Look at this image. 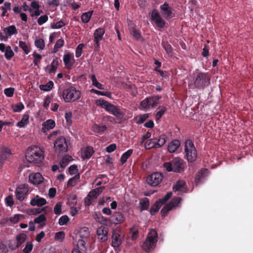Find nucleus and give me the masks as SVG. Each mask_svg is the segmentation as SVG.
Wrapping results in <instances>:
<instances>
[{"label":"nucleus","mask_w":253,"mask_h":253,"mask_svg":"<svg viewBox=\"0 0 253 253\" xmlns=\"http://www.w3.org/2000/svg\"><path fill=\"white\" fill-rule=\"evenodd\" d=\"M211 82V77L208 73L200 72L195 74L193 78V85L197 89H204L208 86Z\"/></svg>","instance_id":"nucleus-1"},{"label":"nucleus","mask_w":253,"mask_h":253,"mask_svg":"<svg viewBox=\"0 0 253 253\" xmlns=\"http://www.w3.org/2000/svg\"><path fill=\"white\" fill-rule=\"evenodd\" d=\"M158 241V233L156 230L151 229L143 243L142 248L146 252H149L154 250Z\"/></svg>","instance_id":"nucleus-2"},{"label":"nucleus","mask_w":253,"mask_h":253,"mask_svg":"<svg viewBox=\"0 0 253 253\" xmlns=\"http://www.w3.org/2000/svg\"><path fill=\"white\" fill-rule=\"evenodd\" d=\"M81 91L74 86H70L64 89L62 96L65 102H73L79 100L81 97Z\"/></svg>","instance_id":"nucleus-3"},{"label":"nucleus","mask_w":253,"mask_h":253,"mask_svg":"<svg viewBox=\"0 0 253 253\" xmlns=\"http://www.w3.org/2000/svg\"><path fill=\"white\" fill-rule=\"evenodd\" d=\"M163 167L169 172L179 173L184 170V161L180 158L176 157L169 162L164 163Z\"/></svg>","instance_id":"nucleus-4"},{"label":"nucleus","mask_w":253,"mask_h":253,"mask_svg":"<svg viewBox=\"0 0 253 253\" xmlns=\"http://www.w3.org/2000/svg\"><path fill=\"white\" fill-rule=\"evenodd\" d=\"M184 152L189 162H193L195 161L197 156V152L193 142L191 139H187L185 141Z\"/></svg>","instance_id":"nucleus-5"},{"label":"nucleus","mask_w":253,"mask_h":253,"mask_svg":"<svg viewBox=\"0 0 253 253\" xmlns=\"http://www.w3.org/2000/svg\"><path fill=\"white\" fill-rule=\"evenodd\" d=\"M161 95H155L146 98L140 103L139 108L141 109L148 110L151 108L156 107L159 104V101L161 99Z\"/></svg>","instance_id":"nucleus-6"},{"label":"nucleus","mask_w":253,"mask_h":253,"mask_svg":"<svg viewBox=\"0 0 253 253\" xmlns=\"http://www.w3.org/2000/svg\"><path fill=\"white\" fill-rule=\"evenodd\" d=\"M26 158L27 161L31 163L39 164L41 163L44 159L43 152L40 148H39L27 153Z\"/></svg>","instance_id":"nucleus-7"},{"label":"nucleus","mask_w":253,"mask_h":253,"mask_svg":"<svg viewBox=\"0 0 253 253\" xmlns=\"http://www.w3.org/2000/svg\"><path fill=\"white\" fill-rule=\"evenodd\" d=\"M29 188L27 184H20L17 187L15 190V196L17 200L22 201L27 195Z\"/></svg>","instance_id":"nucleus-8"},{"label":"nucleus","mask_w":253,"mask_h":253,"mask_svg":"<svg viewBox=\"0 0 253 253\" xmlns=\"http://www.w3.org/2000/svg\"><path fill=\"white\" fill-rule=\"evenodd\" d=\"M163 178V175L159 172H156L149 175L147 177L146 180L149 185L152 186H156L161 183Z\"/></svg>","instance_id":"nucleus-9"},{"label":"nucleus","mask_w":253,"mask_h":253,"mask_svg":"<svg viewBox=\"0 0 253 253\" xmlns=\"http://www.w3.org/2000/svg\"><path fill=\"white\" fill-rule=\"evenodd\" d=\"M105 33V30L103 28H98L94 31L93 41L94 42V48L95 50H98L100 48L99 42L102 40Z\"/></svg>","instance_id":"nucleus-10"},{"label":"nucleus","mask_w":253,"mask_h":253,"mask_svg":"<svg viewBox=\"0 0 253 253\" xmlns=\"http://www.w3.org/2000/svg\"><path fill=\"white\" fill-rule=\"evenodd\" d=\"M180 201L181 199L179 197L173 198L169 204H166L161 210V213L162 216L163 217L166 216L169 211L179 204Z\"/></svg>","instance_id":"nucleus-11"},{"label":"nucleus","mask_w":253,"mask_h":253,"mask_svg":"<svg viewBox=\"0 0 253 253\" xmlns=\"http://www.w3.org/2000/svg\"><path fill=\"white\" fill-rule=\"evenodd\" d=\"M54 145L56 152L59 153L66 151L68 148L66 139L63 136L58 137Z\"/></svg>","instance_id":"nucleus-12"},{"label":"nucleus","mask_w":253,"mask_h":253,"mask_svg":"<svg viewBox=\"0 0 253 253\" xmlns=\"http://www.w3.org/2000/svg\"><path fill=\"white\" fill-rule=\"evenodd\" d=\"M151 19L155 23L156 26L159 28H163L165 25V21L161 17L157 10L154 9L151 14Z\"/></svg>","instance_id":"nucleus-13"},{"label":"nucleus","mask_w":253,"mask_h":253,"mask_svg":"<svg viewBox=\"0 0 253 253\" xmlns=\"http://www.w3.org/2000/svg\"><path fill=\"white\" fill-rule=\"evenodd\" d=\"M96 105L104 108L107 112L112 114L116 109L117 106H115L104 99H98L95 102Z\"/></svg>","instance_id":"nucleus-14"},{"label":"nucleus","mask_w":253,"mask_h":253,"mask_svg":"<svg viewBox=\"0 0 253 253\" xmlns=\"http://www.w3.org/2000/svg\"><path fill=\"white\" fill-rule=\"evenodd\" d=\"M160 9L162 14L166 19H171L174 17V14L172 12V8L169 6L167 2H165L161 5L160 6Z\"/></svg>","instance_id":"nucleus-15"},{"label":"nucleus","mask_w":253,"mask_h":253,"mask_svg":"<svg viewBox=\"0 0 253 253\" xmlns=\"http://www.w3.org/2000/svg\"><path fill=\"white\" fill-rule=\"evenodd\" d=\"M125 219L124 214L120 211H115L109 219L112 223L119 224L123 223Z\"/></svg>","instance_id":"nucleus-16"},{"label":"nucleus","mask_w":253,"mask_h":253,"mask_svg":"<svg viewBox=\"0 0 253 253\" xmlns=\"http://www.w3.org/2000/svg\"><path fill=\"white\" fill-rule=\"evenodd\" d=\"M208 172L209 170L207 169H202L200 171H199L195 176L194 180L195 183L196 185L201 183L205 180Z\"/></svg>","instance_id":"nucleus-17"},{"label":"nucleus","mask_w":253,"mask_h":253,"mask_svg":"<svg viewBox=\"0 0 253 253\" xmlns=\"http://www.w3.org/2000/svg\"><path fill=\"white\" fill-rule=\"evenodd\" d=\"M12 155L10 148L2 147L0 152V166L3 165L4 161Z\"/></svg>","instance_id":"nucleus-18"},{"label":"nucleus","mask_w":253,"mask_h":253,"mask_svg":"<svg viewBox=\"0 0 253 253\" xmlns=\"http://www.w3.org/2000/svg\"><path fill=\"white\" fill-rule=\"evenodd\" d=\"M98 239L102 242H105L108 239V230L107 228L103 226L98 228L97 230Z\"/></svg>","instance_id":"nucleus-19"},{"label":"nucleus","mask_w":253,"mask_h":253,"mask_svg":"<svg viewBox=\"0 0 253 253\" xmlns=\"http://www.w3.org/2000/svg\"><path fill=\"white\" fill-rule=\"evenodd\" d=\"M29 179L31 183L36 185L42 183L43 180V177L40 173L37 172L30 174Z\"/></svg>","instance_id":"nucleus-20"},{"label":"nucleus","mask_w":253,"mask_h":253,"mask_svg":"<svg viewBox=\"0 0 253 253\" xmlns=\"http://www.w3.org/2000/svg\"><path fill=\"white\" fill-rule=\"evenodd\" d=\"M124 236L117 232H113L112 236V246L114 248L119 247L122 243Z\"/></svg>","instance_id":"nucleus-21"},{"label":"nucleus","mask_w":253,"mask_h":253,"mask_svg":"<svg viewBox=\"0 0 253 253\" xmlns=\"http://www.w3.org/2000/svg\"><path fill=\"white\" fill-rule=\"evenodd\" d=\"M46 203V200L44 198H41L38 195L32 198L30 201V204L32 206L42 207Z\"/></svg>","instance_id":"nucleus-22"},{"label":"nucleus","mask_w":253,"mask_h":253,"mask_svg":"<svg viewBox=\"0 0 253 253\" xmlns=\"http://www.w3.org/2000/svg\"><path fill=\"white\" fill-rule=\"evenodd\" d=\"M59 65V61L58 58L56 57L55 59L53 60L51 63L50 65H47L45 68V70L46 72H48L49 74H51L53 73H55L56 69H57Z\"/></svg>","instance_id":"nucleus-23"},{"label":"nucleus","mask_w":253,"mask_h":253,"mask_svg":"<svg viewBox=\"0 0 253 253\" xmlns=\"http://www.w3.org/2000/svg\"><path fill=\"white\" fill-rule=\"evenodd\" d=\"M55 126V122L52 120L49 119L42 124V132L45 133L46 131L54 128Z\"/></svg>","instance_id":"nucleus-24"},{"label":"nucleus","mask_w":253,"mask_h":253,"mask_svg":"<svg viewBox=\"0 0 253 253\" xmlns=\"http://www.w3.org/2000/svg\"><path fill=\"white\" fill-rule=\"evenodd\" d=\"M173 190L174 191H181L182 192H186V183L183 180H178L176 184L173 185Z\"/></svg>","instance_id":"nucleus-25"},{"label":"nucleus","mask_w":253,"mask_h":253,"mask_svg":"<svg viewBox=\"0 0 253 253\" xmlns=\"http://www.w3.org/2000/svg\"><path fill=\"white\" fill-rule=\"evenodd\" d=\"M180 145V142L178 140L174 139L170 142L168 146V150L170 153H174Z\"/></svg>","instance_id":"nucleus-26"},{"label":"nucleus","mask_w":253,"mask_h":253,"mask_svg":"<svg viewBox=\"0 0 253 253\" xmlns=\"http://www.w3.org/2000/svg\"><path fill=\"white\" fill-rule=\"evenodd\" d=\"M72 56L70 53H67L65 54L63 58V60L65 67L68 69H71L72 68L74 62H72L71 60Z\"/></svg>","instance_id":"nucleus-27"},{"label":"nucleus","mask_w":253,"mask_h":253,"mask_svg":"<svg viewBox=\"0 0 253 253\" xmlns=\"http://www.w3.org/2000/svg\"><path fill=\"white\" fill-rule=\"evenodd\" d=\"M3 32L9 37L17 34V30L14 25L9 26L4 28Z\"/></svg>","instance_id":"nucleus-28"},{"label":"nucleus","mask_w":253,"mask_h":253,"mask_svg":"<svg viewBox=\"0 0 253 253\" xmlns=\"http://www.w3.org/2000/svg\"><path fill=\"white\" fill-rule=\"evenodd\" d=\"M107 129V127L106 126H100L96 124H94L91 127V129L93 132L99 133H103Z\"/></svg>","instance_id":"nucleus-29"},{"label":"nucleus","mask_w":253,"mask_h":253,"mask_svg":"<svg viewBox=\"0 0 253 253\" xmlns=\"http://www.w3.org/2000/svg\"><path fill=\"white\" fill-rule=\"evenodd\" d=\"M133 153L132 149H129L126 152L123 154L121 158H120V162L121 165H123L127 161V160L130 157Z\"/></svg>","instance_id":"nucleus-30"},{"label":"nucleus","mask_w":253,"mask_h":253,"mask_svg":"<svg viewBox=\"0 0 253 253\" xmlns=\"http://www.w3.org/2000/svg\"><path fill=\"white\" fill-rule=\"evenodd\" d=\"M93 11H89L82 14L81 16V20L84 23H88L92 15Z\"/></svg>","instance_id":"nucleus-31"},{"label":"nucleus","mask_w":253,"mask_h":253,"mask_svg":"<svg viewBox=\"0 0 253 253\" xmlns=\"http://www.w3.org/2000/svg\"><path fill=\"white\" fill-rule=\"evenodd\" d=\"M168 137L166 134L161 135L159 138H157V147L161 148L166 142Z\"/></svg>","instance_id":"nucleus-32"},{"label":"nucleus","mask_w":253,"mask_h":253,"mask_svg":"<svg viewBox=\"0 0 253 253\" xmlns=\"http://www.w3.org/2000/svg\"><path fill=\"white\" fill-rule=\"evenodd\" d=\"M94 218L98 222L102 224H104L107 221H109V218L103 216L100 213L98 214L95 213L94 215Z\"/></svg>","instance_id":"nucleus-33"},{"label":"nucleus","mask_w":253,"mask_h":253,"mask_svg":"<svg viewBox=\"0 0 253 253\" xmlns=\"http://www.w3.org/2000/svg\"><path fill=\"white\" fill-rule=\"evenodd\" d=\"M29 116L28 114H24L21 120L19 121L17 124V126L20 127H24L26 125L28 124L29 123Z\"/></svg>","instance_id":"nucleus-34"},{"label":"nucleus","mask_w":253,"mask_h":253,"mask_svg":"<svg viewBox=\"0 0 253 253\" xmlns=\"http://www.w3.org/2000/svg\"><path fill=\"white\" fill-rule=\"evenodd\" d=\"M72 160L71 156L69 155L64 156L60 162V167L62 168H65Z\"/></svg>","instance_id":"nucleus-35"},{"label":"nucleus","mask_w":253,"mask_h":253,"mask_svg":"<svg viewBox=\"0 0 253 253\" xmlns=\"http://www.w3.org/2000/svg\"><path fill=\"white\" fill-rule=\"evenodd\" d=\"M130 33L137 41L142 40L143 38L141 36V33L139 30L136 29L134 28H132L130 30Z\"/></svg>","instance_id":"nucleus-36"},{"label":"nucleus","mask_w":253,"mask_h":253,"mask_svg":"<svg viewBox=\"0 0 253 253\" xmlns=\"http://www.w3.org/2000/svg\"><path fill=\"white\" fill-rule=\"evenodd\" d=\"M162 46L166 52L170 56H172L173 52L171 45L168 42H163Z\"/></svg>","instance_id":"nucleus-37"},{"label":"nucleus","mask_w":253,"mask_h":253,"mask_svg":"<svg viewBox=\"0 0 253 253\" xmlns=\"http://www.w3.org/2000/svg\"><path fill=\"white\" fill-rule=\"evenodd\" d=\"M146 147H147V149H148L153 148H157V138L149 139L146 142Z\"/></svg>","instance_id":"nucleus-38"},{"label":"nucleus","mask_w":253,"mask_h":253,"mask_svg":"<svg viewBox=\"0 0 253 253\" xmlns=\"http://www.w3.org/2000/svg\"><path fill=\"white\" fill-rule=\"evenodd\" d=\"M93 153L94 151L93 148L90 146H88L85 148L83 157L84 159H88L92 156Z\"/></svg>","instance_id":"nucleus-39"},{"label":"nucleus","mask_w":253,"mask_h":253,"mask_svg":"<svg viewBox=\"0 0 253 253\" xmlns=\"http://www.w3.org/2000/svg\"><path fill=\"white\" fill-rule=\"evenodd\" d=\"M113 115L116 117L118 119H122L124 115H125V112L120 109V107L119 106H117L112 114Z\"/></svg>","instance_id":"nucleus-40"},{"label":"nucleus","mask_w":253,"mask_h":253,"mask_svg":"<svg viewBox=\"0 0 253 253\" xmlns=\"http://www.w3.org/2000/svg\"><path fill=\"white\" fill-rule=\"evenodd\" d=\"M162 207V205L161 204H159L157 201H156L151 207L150 209V213L152 215H153L155 214L156 212H157L161 207Z\"/></svg>","instance_id":"nucleus-41"},{"label":"nucleus","mask_w":253,"mask_h":253,"mask_svg":"<svg viewBox=\"0 0 253 253\" xmlns=\"http://www.w3.org/2000/svg\"><path fill=\"white\" fill-rule=\"evenodd\" d=\"M139 204L141 206V211L148 210L149 206V200L147 198L141 200Z\"/></svg>","instance_id":"nucleus-42"},{"label":"nucleus","mask_w":253,"mask_h":253,"mask_svg":"<svg viewBox=\"0 0 253 253\" xmlns=\"http://www.w3.org/2000/svg\"><path fill=\"white\" fill-rule=\"evenodd\" d=\"M90 79L92 82V84L93 86H95L96 88L99 89H104L103 84L97 81L94 75H92L91 76Z\"/></svg>","instance_id":"nucleus-43"},{"label":"nucleus","mask_w":253,"mask_h":253,"mask_svg":"<svg viewBox=\"0 0 253 253\" xmlns=\"http://www.w3.org/2000/svg\"><path fill=\"white\" fill-rule=\"evenodd\" d=\"M54 84L52 81H49L45 84H42L40 85L41 90L47 91L50 90L53 87Z\"/></svg>","instance_id":"nucleus-44"},{"label":"nucleus","mask_w":253,"mask_h":253,"mask_svg":"<svg viewBox=\"0 0 253 253\" xmlns=\"http://www.w3.org/2000/svg\"><path fill=\"white\" fill-rule=\"evenodd\" d=\"M80 174L79 173H78L77 174H76L74 177L69 179L67 182V187L75 186L77 184V181L80 179Z\"/></svg>","instance_id":"nucleus-45"},{"label":"nucleus","mask_w":253,"mask_h":253,"mask_svg":"<svg viewBox=\"0 0 253 253\" xmlns=\"http://www.w3.org/2000/svg\"><path fill=\"white\" fill-rule=\"evenodd\" d=\"M130 231L131 235V238L132 239H136L138 237L139 231L138 226L136 225H133L130 229Z\"/></svg>","instance_id":"nucleus-46"},{"label":"nucleus","mask_w":253,"mask_h":253,"mask_svg":"<svg viewBox=\"0 0 253 253\" xmlns=\"http://www.w3.org/2000/svg\"><path fill=\"white\" fill-rule=\"evenodd\" d=\"M149 116L147 114L139 115L135 117V119L136 123L137 124H141L144 123L146 120L148 118Z\"/></svg>","instance_id":"nucleus-47"},{"label":"nucleus","mask_w":253,"mask_h":253,"mask_svg":"<svg viewBox=\"0 0 253 253\" xmlns=\"http://www.w3.org/2000/svg\"><path fill=\"white\" fill-rule=\"evenodd\" d=\"M19 46L25 54H28L30 52V47L27 44L26 42L20 41L19 42Z\"/></svg>","instance_id":"nucleus-48"},{"label":"nucleus","mask_w":253,"mask_h":253,"mask_svg":"<svg viewBox=\"0 0 253 253\" xmlns=\"http://www.w3.org/2000/svg\"><path fill=\"white\" fill-rule=\"evenodd\" d=\"M11 3L9 2H5L4 3V6H0V9L2 10V13L1 15L2 17L6 15V13L8 10L11 9Z\"/></svg>","instance_id":"nucleus-49"},{"label":"nucleus","mask_w":253,"mask_h":253,"mask_svg":"<svg viewBox=\"0 0 253 253\" xmlns=\"http://www.w3.org/2000/svg\"><path fill=\"white\" fill-rule=\"evenodd\" d=\"M158 109L159 110L157 112L155 116L156 120L160 119L167 110V108L165 106H160Z\"/></svg>","instance_id":"nucleus-50"},{"label":"nucleus","mask_w":253,"mask_h":253,"mask_svg":"<svg viewBox=\"0 0 253 253\" xmlns=\"http://www.w3.org/2000/svg\"><path fill=\"white\" fill-rule=\"evenodd\" d=\"M14 54L10 46H6V50L5 51L4 56L7 60H10L13 56Z\"/></svg>","instance_id":"nucleus-51"},{"label":"nucleus","mask_w":253,"mask_h":253,"mask_svg":"<svg viewBox=\"0 0 253 253\" xmlns=\"http://www.w3.org/2000/svg\"><path fill=\"white\" fill-rule=\"evenodd\" d=\"M35 44L37 48L41 50L43 49L45 47L44 41L42 39H36Z\"/></svg>","instance_id":"nucleus-52"},{"label":"nucleus","mask_w":253,"mask_h":253,"mask_svg":"<svg viewBox=\"0 0 253 253\" xmlns=\"http://www.w3.org/2000/svg\"><path fill=\"white\" fill-rule=\"evenodd\" d=\"M172 194L171 192H169L163 198L160 199L157 201L162 206L171 198Z\"/></svg>","instance_id":"nucleus-53"},{"label":"nucleus","mask_w":253,"mask_h":253,"mask_svg":"<svg viewBox=\"0 0 253 253\" xmlns=\"http://www.w3.org/2000/svg\"><path fill=\"white\" fill-rule=\"evenodd\" d=\"M80 234L81 238H87L89 235L88 228L86 227L81 228L80 231Z\"/></svg>","instance_id":"nucleus-54"},{"label":"nucleus","mask_w":253,"mask_h":253,"mask_svg":"<svg viewBox=\"0 0 253 253\" xmlns=\"http://www.w3.org/2000/svg\"><path fill=\"white\" fill-rule=\"evenodd\" d=\"M69 220L70 219L67 215H63L59 219L58 223L60 225H67Z\"/></svg>","instance_id":"nucleus-55"},{"label":"nucleus","mask_w":253,"mask_h":253,"mask_svg":"<svg viewBox=\"0 0 253 253\" xmlns=\"http://www.w3.org/2000/svg\"><path fill=\"white\" fill-rule=\"evenodd\" d=\"M64 42L62 39L58 40L54 46V52H56L58 49L61 48L63 46Z\"/></svg>","instance_id":"nucleus-56"},{"label":"nucleus","mask_w":253,"mask_h":253,"mask_svg":"<svg viewBox=\"0 0 253 253\" xmlns=\"http://www.w3.org/2000/svg\"><path fill=\"white\" fill-rule=\"evenodd\" d=\"M33 56L34 57L33 63L35 66H36L41 62L42 56L35 52L33 54Z\"/></svg>","instance_id":"nucleus-57"},{"label":"nucleus","mask_w":253,"mask_h":253,"mask_svg":"<svg viewBox=\"0 0 253 253\" xmlns=\"http://www.w3.org/2000/svg\"><path fill=\"white\" fill-rule=\"evenodd\" d=\"M84 47V43L79 44L76 49V56L78 58L80 57L83 52V48Z\"/></svg>","instance_id":"nucleus-58"},{"label":"nucleus","mask_w":253,"mask_h":253,"mask_svg":"<svg viewBox=\"0 0 253 253\" xmlns=\"http://www.w3.org/2000/svg\"><path fill=\"white\" fill-rule=\"evenodd\" d=\"M14 88L12 87H8L4 89V93L7 97H11L13 96Z\"/></svg>","instance_id":"nucleus-59"},{"label":"nucleus","mask_w":253,"mask_h":253,"mask_svg":"<svg viewBox=\"0 0 253 253\" xmlns=\"http://www.w3.org/2000/svg\"><path fill=\"white\" fill-rule=\"evenodd\" d=\"M33 245L31 242H27L25 247L23 249V252L24 253H30L33 249Z\"/></svg>","instance_id":"nucleus-60"},{"label":"nucleus","mask_w":253,"mask_h":253,"mask_svg":"<svg viewBox=\"0 0 253 253\" xmlns=\"http://www.w3.org/2000/svg\"><path fill=\"white\" fill-rule=\"evenodd\" d=\"M61 207L62 204L61 202L56 204L54 208V212L55 214L59 215L62 213Z\"/></svg>","instance_id":"nucleus-61"},{"label":"nucleus","mask_w":253,"mask_h":253,"mask_svg":"<svg viewBox=\"0 0 253 253\" xmlns=\"http://www.w3.org/2000/svg\"><path fill=\"white\" fill-rule=\"evenodd\" d=\"M48 19L46 15H42L38 18L37 22L39 25H42L48 20Z\"/></svg>","instance_id":"nucleus-62"},{"label":"nucleus","mask_w":253,"mask_h":253,"mask_svg":"<svg viewBox=\"0 0 253 253\" xmlns=\"http://www.w3.org/2000/svg\"><path fill=\"white\" fill-rule=\"evenodd\" d=\"M22 216V215L20 214H15L9 218V221L13 224L16 223L20 220V217Z\"/></svg>","instance_id":"nucleus-63"},{"label":"nucleus","mask_w":253,"mask_h":253,"mask_svg":"<svg viewBox=\"0 0 253 253\" xmlns=\"http://www.w3.org/2000/svg\"><path fill=\"white\" fill-rule=\"evenodd\" d=\"M46 219L45 216L42 214L34 219V222L35 223H41L46 221Z\"/></svg>","instance_id":"nucleus-64"}]
</instances>
